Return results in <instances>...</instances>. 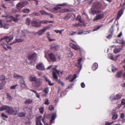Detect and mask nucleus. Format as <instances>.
I'll return each mask as SVG.
<instances>
[{
    "mask_svg": "<svg viewBox=\"0 0 125 125\" xmlns=\"http://www.w3.org/2000/svg\"><path fill=\"white\" fill-rule=\"evenodd\" d=\"M19 111V108L15 107L8 106L6 112L9 115H14L17 114Z\"/></svg>",
    "mask_w": 125,
    "mask_h": 125,
    "instance_id": "f257e3e1",
    "label": "nucleus"
},
{
    "mask_svg": "<svg viewBox=\"0 0 125 125\" xmlns=\"http://www.w3.org/2000/svg\"><path fill=\"white\" fill-rule=\"evenodd\" d=\"M104 17V14L103 12L101 11H98L97 12V15L93 20V21H95L98 20H101L103 19Z\"/></svg>",
    "mask_w": 125,
    "mask_h": 125,
    "instance_id": "f03ea898",
    "label": "nucleus"
},
{
    "mask_svg": "<svg viewBox=\"0 0 125 125\" xmlns=\"http://www.w3.org/2000/svg\"><path fill=\"white\" fill-rule=\"evenodd\" d=\"M42 79L37 78L35 82L32 83V85L34 87H38L42 85Z\"/></svg>",
    "mask_w": 125,
    "mask_h": 125,
    "instance_id": "7ed1b4c3",
    "label": "nucleus"
},
{
    "mask_svg": "<svg viewBox=\"0 0 125 125\" xmlns=\"http://www.w3.org/2000/svg\"><path fill=\"white\" fill-rule=\"evenodd\" d=\"M28 3V2L27 1L19 2L16 5V6L18 8H21L24 7L25 5Z\"/></svg>",
    "mask_w": 125,
    "mask_h": 125,
    "instance_id": "20e7f679",
    "label": "nucleus"
},
{
    "mask_svg": "<svg viewBox=\"0 0 125 125\" xmlns=\"http://www.w3.org/2000/svg\"><path fill=\"white\" fill-rule=\"evenodd\" d=\"M13 36L12 35H11L9 36H5L3 38L1 39V41L2 40H6V41L7 42H8L12 40L13 39Z\"/></svg>",
    "mask_w": 125,
    "mask_h": 125,
    "instance_id": "39448f33",
    "label": "nucleus"
},
{
    "mask_svg": "<svg viewBox=\"0 0 125 125\" xmlns=\"http://www.w3.org/2000/svg\"><path fill=\"white\" fill-rule=\"evenodd\" d=\"M36 67L38 70L42 71L45 70L44 66L42 63L39 62L37 63L36 66Z\"/></svg>",
    "mask_w": 125,
    "mask_h": 125,
    "instance_id": "423d86ee",
    "label": "nucleus"
},
{
    "mask_svg": "<svg viewBox=\"0 0 125 125\" xmlns=\"http://www.w3.org/2000/svg\"><path fill=\"white\" fill-rule=\"evenodd\" d=\"M31 24L33 26L35 27H39L41 26L40 21L33 20L32 21Z\"/></svg>",
    "mask_w": 125,
    "mask_h": 125,
    "instance_id": "0eeeda50",
    "label": "nucleus"
},
{
    "mask_svg": "<svg viewBox=\"0 0 125 125\" xmlns=\"http://www.w3.org/2000/svg\"><path fill=\"white\" fill-rule=\"evenodd\" d=\"M102 5V3L98 1H96L93 4V7L96 9L100 8Z\"/></svg>",
    "mask_w": 125,
    "mask_h": 125,
    "instance_id": "6e6552de",
    "label": "nucleus"
},
{
    "mask_svg": "<svg viewBox=\"0 0 125 125\" xmlns=\"http://www.w3.org/2000/svg\"><path fill=\"white\" fill-rule=\"evenodd\" d=\"M122 97V95L120 93L116 94L114 96V95H112L110 97V99L112 100L118 99Z\"/></svg>",
    "mask_w": 125,
    "mask_h": 125,
    "instance_id": "1a4fd4ad",
    "label": "nucleus"
},
{
    "mask_svg": "<svg viewBox=\"0 0 125 125\" xmlns=\"http://www.w3.org/2000/svg\"><path fill=\"white\" fill-rule=\"evenodd\" d=\"M49 58L52 61L54 62H55L56 59L55 54L52 53L48 54Z\"/></svg>",
    "mask_w": 125,
    "mask_h": 125,
    "instance_id": "9d476101",
    "label": "nucleus"
},
{
    "mask_svg": "<svg viewBox=\"0 0 125 125\" xmlns=\"http://www.w3.org/2000/svg\"><path fill=\"white\" fill-rule=\"evenodd\" d=\"M48 28V27L47 28L46 27H45L42 30H40L38 32H37L36 33H38L39 36H41L46 31Z\"/></svg>",
    "mask_w": 125,
    "mask_h": 125,
    "instance_id": "9b49d317",
    "label": "nucleus"
},
{
    "mask_svg": "<svg viewBox=\"0 0 125 125\" xmlns=\"http://www.w3.org/2000/svg\"><path fill=\"white\" fill-rule=\"evenodd\" d=\"M21 80L19 81V82L21 85V86L23 88H25L26 85L24 80L23 79V78L22 79H21Z\"/></svg>",
    "mask_w": 125,
    "mask_h": 125,
    "instance_id": "f8f14e48",
    "label": "nucleus"
},
{
    "mask_svg": "<svg viewBox=\"0 0 125 125\" xmlns=\"http://www.w3.org/2000/svg\"><path fill=\"white\" fill-rule=\"evenodd\" d=\"M6 40H3L1 41V46H2L3 47H4L6 49V48L5 47L6 46L8 48H10V49H11V47L8 46V44L6 43L5 42H6Z\"/></svg>",
    "mask_w": 125,
    "mask_h": 125,
    "instance_id": "ddd939ff",
    "label": "nucleus"
},
{
    "mask_svg": "<svg viewBox=\"0 0 125 125\" xmlns=\"http://www.w3.org/2000/svg\"><path fill=\"white\" fill-rule=\"evenodd\" d=\"M13 76L14 78L17 79H21L23 78V77L22 76L18 75L15 73H14L13 74Z\"/></svg>",
    "mask_w": 125,
    "mask_h": 125,
    "instance_id": "4468645a",
    "label": "nucleus"
},
{
    "mask_svg": "<svg viewBox=\"0 0 125 125\" xmlns=\"http://www.w3.org/2000/svg\"><path fill=\"white\" fill-rule=\"evenodd\" d=\"M70 45L73 49L75 50H77L78 49V48L73 43H70Z\"/></svg>",
    "mask_w": 125,
    "mask_h": 125,
    "instance_id": "2eb2a0df",
    "label": "nucleus"
},
{
    "mask_svg": "<svg viewBox=\"0 0 125 125\" xmlns=\"http://www.w3.org/2000/svg\"><path fill=\"white\" fill-rule=\"evenodd\" d=\"M98 65L97 63L95 62L92 65V69L93 71H95L98 68Z\"/></svg>",
    "mask_w": 125,
    "mask_h": 125,
    "instance_id": "dca6fc26",
    "label": "nucleus"
},
{
    "mask_svg": "<svg viewBox=\"0 0 125 125\" xmlns=\"http://www.w3.org/2000/svg\"><path fill=\"white\" fill-rule=\"evenodd\" d=\"M56 117V114H54L52 115L51 117V118L50 120V124H52L53 121L55 119Z\"/></svg>",
    "mask_w": 125,
    "mask_h": 125,
    "instance_id": "f3484780",
    "label": "nucleus"
},
{
    "mask_svg": "<svg viewBox=\"0 0 125 125\" xmlns=\"http://www.w3.org/2000/svg\"><path fill=\"white\" fill-rule=\"evenodd\" d=\"M72 14L70 13H68L63 18V19L65 20H68L72 16Z\"/></svg>",
    "mask_w": 125,
    "mask_h": 125,
    "instance_id": "a211bd4d",
    "label": "nucleus"
},
{
    "mask_svg": "<svg viewBox=\"0 0 125 125\" xmlns=\"http://www.w3.org/2000/svg\"><path fill=\"white\" fill-rule=\"evenodd\" d=\"M20 16L19 15L17 14L15 15L16 17L14 18L13 16L11 17V18L15 22H17L19 20V19L18 18Z\"/></svg>",
    "mask_w": 125,
    "mask_h": 125,
    "instance_id": "6ab92c4d",
    "label": "nucleus"
},
{
    "mask_svg": "<svg viewBox=\"0 0 125 125\" xmlns=\"http://www.w3.org/2000/svg\"><path fill=\"white\" fill-rule=\"evenodd\" d=\"M24 41V39H15L12 42V43H11L10 44H11L12 43H15L21 42H22Z\"/></svg>",
    "mask_w": 125,
    "mask_h": 125,
    "instance_id": "aec40b11",
    "label": "nucleus"
},
{
    "mask_svg": "<svg viewBox=\"0 0 125 125\" xmlns=\"http://www.w3.org/2000/svg\"><path fill=\"white\" fill-rule=\"evenodd\" d=\"M36 54L34 53L31 55L28 56V57L29 60H32L36 57Z\"/></svg>",
    "mask_w": 125,
    "mask_h": 125,
    "instance_id": "412c9836",
    "label": "nucleus"
},
{
    "mask_svg": "<svg viewBox=\"0 0 125 125\" xmlns=\"http://www.w3.org/2000/svg\"><path fill=\"white\" fill-rule=\"evenodd\" d=\"M29 78L30 81L31 82H33L34 81H35V82L37 79L36 77H32V75H30L29 76Z\"/></svg>",
    "mask_w": 125,
    "mask_h": 125,
    "instance_id": "4be33fe9",
    "label": "nucleus"
},
{
    "mask_svg": "<svg viewBox=\"0 0 125 125\" xmlns=\"http://www.w3.org/2000/svg\"><path fill=\"white\" fill-rule=\"evenodd\" d=\"M5 79L6 78L5 76L3 75H0V81L3 82L2 83H3L4 82L6 83V82L5 81Z\"/></svg>",
    "mask_w": 125,
    "mask_h": 125,
    "instance_id": "5701e85b",
    "label": "nucleus"
},
{
    "mask_svg": "<svg viewBox=\"0 0 125 125\" xmlns=\"http://www.w3.org/2000/svg\"><path fill=\"white\" fill-rule=\"evenodd\" d=\"M33 102L32 100L31 99H29L25 101L24 102L25 104H30L32 103Z\"/></svg>",
    "mask_w": 125,
    "mask_h": 125,
    "instance_id": "b1692460",
    "label": "nucleus"
},
{
    "mask_svg": "<svg viewBox=\"0 0 125 125\" xmlns=\"http://www.w3.org/2000/svg\"><path fill=\"white\" fill-rule=\"evenodd\" d=\"M55 80L58 83L61 84L62 86H64L65 85L64 83L62 82L60 79H56Z\"/></svg>",
    "mask_w": 125,
    "mask_h": 125,
    "instance_id": "393cba45",
    "label": "nucleus"
},
{
    "mask_svg": "<svg viewBox=\"0 0 125 125\" xmlns=\"http://www.w3.org/2000/svg\"><path fill=\"white\" fill-rule=\"evenodd\" d=\"M44 77L46 81L48 82V83L49 85L52 86L54 84V83H51V81H49V80L48 79V78L46 77V76H44Z\"/></svg>",
    "mask_w": 125,
    "mask_h": 125,
    "instance_id": "a878e982",
    "label": "nucleus"
},
{
    "mask_svg": "<svg viewBox=\"0 0 125 125\" xmlns=\"http://www.w3.org/2000/svg\"><path fill=\"white\" fill-rule=\"evenodd\" d=\"M8 106L3 105L2 107H0V111H2L4 110L7 111Z\"/></svg>",
    "mask_w": 125,
    "mask_h": 125,
    "instance_id": "bb28decb",
    "label": "nucleus"
},
{
    "mask_svg": "<svg viewBox=\"0 0 125 125\" xmlns=\"http://www.w3.org/2000/svg\"><path fill=\"white\" fill-rule=\"evenodd\" d=\"M40 12L42 15H48L50 14L49 13L47 12L46 11L44 10H41L39 11Z\"/></svg>",
    "mask_w": 125,
    "mask_h": 125,
    "instance_id": "cd10ccee",
    "label": "nucleus"
},
{
    "mask_svg": "<svg viewBox=\"0 0 125 125\" xmlns=\"http://www.w3.org/2000/svg\"><path fill=\"white\" fill-rule=\"evenodd\" d=\"M69 10L68 9H64L60 10L59 12L60 13H61L64 12H69Z\"/></svg>",
    "mask_w": 125,
    "mask_h": 125,
    "instance_id": "c85d7f7f",
    "label": "nucleus"
},
{
    "mask_svg": "<svg viewBox=\"0 0 125 125\" xmlns=\"http://www.w3.org/2000/svg\"><path fill=\"white\" fill-rule=\"evenodd\" d=\"M26 115V113L25 112H21L18 114V116L20 117H22L25 116Z\"/></svg>",
    "mask_w": 125,
    "mask_h": 125,
    "instance_id": "c756f323",
    "label": "nucleus"
},
{
    "mask_svg": "<svg viewBox=\"0 0 125 125\" xmlns=\"http://www.w3.org/2000/svg\"><path fill=\"white\" fill-rule=\"evenodd\" d=\"M123 10L122 9L120 10L118 12L117 18H119L122 15L123 13Z\"/></svg>",
    "mask_w": 125,
    "mask_h": 125,
    "instance_id": "7c9ffc66",
    "label": "nucleus"
},
{
    "mask_svg": "<svg viewBox=\"0 0 125 125\" xmlns=\"http://www.w3.org/2000/svg\"><path fill=\"white\" fill-rule=\"evenodd\" d=\"M42 117V116L41 115L37 117L36 120V123H37V122H41Z\"/></svg>",
    "mask_w": 125,
    "mask_h": 125,
    "instance_id": "2f4dec72",
    "label": "nucleus"
},
{
    "mask_svg": "<svg viewBox=\"0 0 125 125\" xmlns=\"http://www.w3.org/2000/svg\"><path fill=\"white\" fill-rule=\"evenodd\" d=\"M46 36L47 38L48 39L49 41L50 42L54 41L53 39H51L50 38V34L49 32H48L47 33Z\"/></svg>",
    "mask_w": 125,
    "mask_h": 125,
    "instance_id": "473e14b6",
    "label": "nucleus"
},
{
    "mask_svg": "<svg viewBox=\"0 0 125 125\" xmlns=\"http://www.w3.org/2000/svg\"><path fill=\"white\" fill-rule=\"evenodd\" d=\"M122 73V72L121 71L118 72L115 75L116 77L117 78L120 77L121 76Z\"/></svg>",
    "mask_w": 125,
    "mask_h": 125,
    "instance_id": "72a5a7b5",
    "label": "nucleus"
},
{
    "mask_svg": "<svg viewBox=\"0 0 125 125\" xmlns=\"http://www.w3.org/2000/svg\"><path fill=\"white\" fill-rule=\"evenodd\" d=\"M103 24H102L99 25L98 26L96 27L94 29V31H96L97 30L99 29L101 27H102L103 26Z\"/></svg>",
    "mask_w": 125,
    "mask_h": 125,
    "instance_id": "f704fd0d",
    "label": "nucleus"
},
{
    "mask_svg": "<svg viewBox=\"0 0 125 125\" xmlns=\"http://www.w3.org/2000/svg\"><path fill=\"white\" fill-rule=\"evenodd\" d=\"M31 23V20L29 18H27L26 20V23L27 25L29 26L30 25Z\"/></svg>",
    "mask_w": 125,
    "mask_h": 125,
    "instance_id": "c9c22d12",
    "label": "nucleus"
},
{
    "mask_svg": "<svg viewBox=\"0 0 125 125\" xmlns=\"http://www.w3.org/2000/svg\"><path fill=\"white\" fill-rule=\"evenodd\" d=\"M121 50V49L119 48V49H114V52L115 53H119Z\"/></svg>",
    "mask_w": 125,
    "mask_h": 125,
    "instance_id": "e433bc0d",
    "label": "nucleus"
},
{
    "mask_svg": "<svg viewBox=\"0 0 125 125\" xmlns=\"http://www.w3.org/2000/svg\"><path fill=\"white\" fill-rule=\"evenodd\" d=\"M52 76L53 78L55 80L58 79V77L56 74V73L54 72H53Z\"/></svg>",
    "mask_w": 125,
    "mask_h": 125,
    "instance_id": "4c0bfd02",
    "label": "nucleus"
},
{
    "mask_svg": "<svg viewBox=\"0 0 125 125\" xmlns=\"http://www.w3.org/2000/svg\"><path fill=\"white\" fill-rule=\"evenodd\" d=\"M91 13L93 15H94L96 13V11L93 8H92L90 9Z\"/></svg>",
    "mask_w": 125,
    "mask_h": 125,
    "instance_id": "58836bf2",
    "label": "nucleus"
},
{
    "mask_svg": "<svg viewBox=\"0 0 125 125\" xmlns=\"http://www.w3.org/2000/svg\"><path fill=\"white\" fill-rule=\"evenodd\" d=\"M30 11V10L28 9H26L22 10V12L24 13H28Z\"/></svg>",
    "mask_w": 125,
    "mask_h": 125,
    "instance_id": "ea45409f",
    "label": "nucleus"
},
{
    "mask_svg": "<svg viewBox=\"0 0 125 125\" xmlns=\"http://www.w3.org/2000/svg\"><path fill=\"white\" fill-rule=\"evenodd\" d=\"M75 65L77 67L81 68L82 66V65L81 64V63L76 62L75 63Z\"/></svg>",
    "mask_w": 125,
    "mask_h": 125,
    "instance_id": "a19ab883",
    "label": "nucleus"
},
{
    "mask_svg": "<svg viewBox=\"0 0 125 125\" xmlns=\"http://www.w3.org/2000/svg\"><path fill=\"white\" fill-rule=\"evenodd\" d=\"M77 75L76 74H74L73 76L72 79L70 81L72 82H73L75 79L77 78Z\"/></svg>",
    "mask_w": 125,
    "mask_h": 125,
    "instance_id": "79ce46f5",
    "label": "nucleus"
},
{
    "mask_svg": "<svg viewBox=\"0 0 125 125\" xmlns=\"http://www.w3.org/2000/svg\"><path fill=\"white\" fill-rule=\"evenodd\" d=\"M40 21L41 25L42 23L43 24H47L48 22V21L45 20Z\"/></svg>",
    "mask_w": 125,
    "mask_h": 125,
    "instance_id": "37998d69",
    "label": "nucleus"
},
{
    "mask_svg": "<svg viewBox=\"0 0 125 125\" xmlns=\"http://www.w3.org/2000/svg\"><path fill=\"white\" fill-rule=\"evenodd\" d=\"M9 26L10 25L8 24H4L3 25V27L4 29H8L9 28Z\"/></svg>",
    "mask_w": 125,
    "mask_h": 125,
    "instance_id": "c03bdc74",
    "label": "nucleus"
},
{
    "mask_svg": "<svg viewBox=\"0 0 125 125\" xmlns=\"http://www.w3.org/2000/svg\"><path fill=\"white\" fill-rule=\"evenodd\" d=\"M49 88L47 87L45 88L43 91V92L45 93V94H47L49 92Z\"/></svg>",
    "mask_w": 125,
    "mask_h": 125,
    "instance_id": "a18cd8bd",
    "label": "nucleus"
},
{
    "mask_svg": "<svg viewBox=\"0 0 125 125\" xmlns=\"http://www.w3.org/2000/svg\"><path fill=\"white\" fill-rule=\"evenodd\" d=\"M7 97L10 100H11L12 99V97H11V95L10 94L8 93L7 94Z\"/></svg>",
    "mask_w": 125,
    "mask_h": 125,
    "instance_id": "49530a36",
    "label": "nucleus"
},
{
    "mask_svg": "<svg viewBox=\"0 0 125 125\" xmlns=\"http://www.w3.org/2000/svg\"><path fill=\"white\" fill-rule=\"evenodd\" d=\"M118 115L117 114H115L113 115L112 117V119L113 120H114L117 119L118 117Z\"/></svg>",
    "mask_w": 125,
    "mask_h": 125,
    "instance_id": "de8ad7c7",
    "label": "nucleus"
},
{
    "mask_svg": "<svg viewBox=\"0 0 125 125\" xmlns=\"http://www.w3.org/2000/svg\"><path fill=\"white\" fill-rule=\"evenodd\" d=\"M73 55V52L70 51L67 54V55L68 57H72Z\"/></svg>",
    "mask_w": 125,
    "mask_h": 125,
    "instance_id": "09e8293b",
    "label": "nucleus"
},
{
    "mask_svg": "<svg viewBox=\"0 0 125 125\" xmlns=\"http://www.w3.org/2000/svg\"><path fill=\"white\" fill-rule=\"evenodd\" d=\"M44 108L43 107H41L39 109V110L40 113L41 114L43 113L44 112Z\"/></svg>",
    "mask_w": 125,
    "mask_h": 125,
    "instance_id": "8fccbe9b",
    "label": "nucleus"
},
{
    "mask_svg": "<svg viewBox=\"0 0 125 125\" xmlns=\"http://www.w3.org/2000/svg\"><path fill=\"white\" fill-rule=\"evenodd\" d=\"M112 71L114 73L117 70V68H116L115 67L113 66H112Z\"/></svg>",
    "mask_w": 125,
    "mask_h": 125,
    "instance_id": "3c124183",
    "label": "nucleus"
},
{
    "mask_svg": "<svg viewBox=\"0 0 125 125\" xmlns=\"http://www.w3.org/2000/svg\"><path fill=\"white\" fill-rule=\"evenodd\" d=\"M49 109L51 111H52L54 110V107L52 105H50L49 107Z\"/></svg>",
    "mask_w": 125,
    "mask_h": 125,
    "instance_id": "603ef678",
    "label": "nucleus"
},
{
    "mask_svg": "<svg viewBox=\"0 0 125 125\" xmlns=\"http://www.w3.org/2000/svg\"><path fill=\"white\" fill-rule=\"evenodd\" d=\"M61 8V7H58L56 6L53 7V9L57 11L59 9H60Z\"/></svg>",
    "mask_w": 125,
    "mask_h": 125,
    "instance_id": "864d4df0",
    "label": "nucleus"
},
{
    "mask_svg": "<svg viewBox=\"0 0 125 125\" xmlns=\"http://www.w3.org/2000/svg\"><path fill=\"white\" fill-rule=\"evenodd\" d=\"M67 5V4L66 3H64L62 4H59L57 5V6H64Z\"/></svg>",
    "mask_w": 125,
    "mask_h": 125,
    "instance_id": "5fc2aeb1",
    "label": "nucleus"
},
{
    "mask_svg": "<svg viewBox=\"0 0 125 125\" xmlns=\"http://www.w3.org/2000/svg\"><path fill=\"white\" fill-rule=\"evenodd\" d=\"M49 102L48 99H46L45 100L44 104L45 105H48L49 104Z\"/></svg>",
    "mask_w": 125,
    "mask_h": 125,
    "instance_id": "6e6d98bb",
    "label": "nucleus"
},
{
    "mask_svg": "<svg viewBox=\"0 0 125 125\" xmlns=\"http://www.w3.org/2000/svg\"><path fill=\"white\" fill-rule=\"evenodd\" d=\"M6 83L5 82H4L3 83H1L0 84V90L3 87Z\"/></svg>",
    "mask_w": 125,
    "mask_h": 125,
    "instance_id": "4d7b16f0",
    "label": "nucleus"
},
{
    "mask_svg": "<svg viewBox=\"0 0 125 125\" xmlns=\"http://www.w3.org/2000/svg\"><path fill=\"white\" fill-rule=\"evenodd\" d=\"M81 25L79 23H75L73 24V27H78Z\"/></svg>",
    "mask_w": 125,
    "mask_h": 125,
    "instance_id": "13d9d810",
    "label": "nucleus"
},
{
    "mask_svg": "<svg viewBox=\"0 0 125 125\" xmlns=\"http://www.w3.org/2000/svg\"><path fill=\"white\" fill-rule=\"evenodd\" d=\"M52 69L53 71H55L56 72V73H57V74H59V71H58L56 68H53Z\"/></svg>",
    "mask_w": 125,
    "mask_h": 125,
    "instance_id": "bf43d9fd",
    "label": "nucleus"
},
{
    "mask_svg": "<svg viewBox=\"0 0 125 125\" xmlns=\"http://www.w3.org/2000/svg\"><path fill=\"white\" fill-rule=\"evenodd\" d=\"M18 86L17 84H16L11 86L10 87V89H15L16 88V87Z\"/></svg>",
    "mask_w": 125,
    "mask_h": 125,
    "instance_id": "052dcab7",
    "label": "nucleus"
},
{
    "mask_svg": "<svg viewBox=\"0 0 125 125\" xmlns=\"http://www.w3.org/2000/svg\"><path fill=\"white\" fill-rule=\"evenodd\" d=\"M44 8L49 11L50 10V9L49 7V6L47 5H45L44 6Z\"/></svg>",
    "mask_w": 125,
    "mask_h": 125,
    "instance_id": "680f3d73",
    "label": "nucleus"
},
{
    "mask_svg": "<svg viewBox=\"0 0 125 125\" xmlns=\"http://www.w3.org/2000/svg\"><path fill=\"white\" fill-rule=\"evenodd\" d=\"M32 14L33 16H38L39 15V13L37 12L33 13Z\"/></svg>",
    "mask_w": 125,
    "mask_h": 125,
    "instance_id": "e2e57ef3",
    "label": "nucleus"
},
{
    "mask_svg": "<svg viewBox=\"0 0 125 125\" xmlns=\"http://www.w3.org/2000/svg\"><path fill=\"white\" fill-rule=\"evenodd\" d=\"M113 122L110 123L109 122H106L105 124V125H111L113 124Z\"/></svg>",
    "mask_w": 125,
    "mask_h": 125,
    "instance_id": "0e129e2a",
    "label": "nucleus"
},
{
    "mask_svg": "<svg viewBox=\"0 0 125 125\" xmlns=\"http://www.w3.org/2000/svg\"><path fill=\"white\" fill-rule=\"evenodd\" d=\"M76 33V32L72 31L70 32V34L69 35H73L75 34Z\"/></svg>",
    "mask_w": 125,
    "mask_h": 125,
    "instance_id": "69168bd1",
    "label": "nucleus"
},
{
    "mask_svg": "<svg viewBox=\"0 0 125 125\" xmlns=\"http://www.w3.org/2000/svg\"><path fill=\"white\" fill-rule=\"evenodd\" d=\"M125 115L124 113H122L120 116V117L121 118H124L125 117Z\"/></svg>",
    "mask_w": 125,
    "mask_h": 125,
    "instance_id": "338daca9",
    "label": "nucleus"
},
{
    "mask_svg": "<svg viewBox=\"0 0 125 125\" xmlns=\"http://www.w3.org/2000/svg\"><path fill=\"white\" fill-rule=\"evenodd\" d=\"M2 7L4 9V10H6L7 9V7L5 6L4 4H3L1 5Z\"/></svg>",
    "mask_w": 125,
    "mask_h": 125,
    "instance_id": "774afa93",
    "label": "nucleus"
}]
</instances>
